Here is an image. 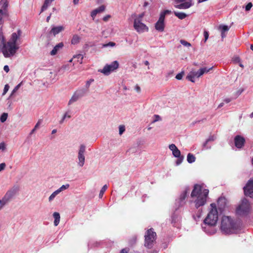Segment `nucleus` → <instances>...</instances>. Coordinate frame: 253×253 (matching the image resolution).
I'll return each instance as SVG.
<instances>
[{
    "instance_id": "22",
    "label": "nucleus",
    "mask_w": 253,
    "mask_h": 253,
    "mask_svg": "<svg viewBox=\"0 0 253 253\" xmlns=\"http://www.w3.org/2000/svg\"><path fill=\"white\" fill-rule=\"evenodd\" d=\"M2 5V6L0 10H3L4 12H8L7 7L8 5V3L7 0H1L0 1V5Z\"/></svg>"
},
{
    "instance_id": "26",
    "label": "nucleus",
    "mask_w": 253,
    "mask_h": 253,
    "mask_svg": "<svg viewBox=\"0 0 253 253\" xmlns=\"http://www.w3.org/2000/svg\"><path fill=\"white\" fill-rule=\"evenodd\" d=\"M174 15L180 19H183L187 17V15L183 12H174Z\"/></svg>"
},
{
    "instance_id": "40",
    "label": "nucleus",
    "mask_w": 253,
    "mask_h": 253,
    "mask_svg": "<svg viewBox=\"0 0 253 253\" xmlns=\"http://www.w3.org/2000/svg\"><path fill=\"white\" fill-rule=\"evenodd\" d=\"M85 147L84 145H81L80 146V148L79 151V154H84L85 152Z\"/></svg>"
},
{
    "instance_id": "62",
    "label": "nucleus",
    "mask_w": 253,
    "mask_h": 253,
    "mask_svg": "<svg viewBox=\"0 0 253 253\" xmlns=\"http://www.w3.org/2000/svg\"><path fill=\"white\" fill-rule=\"evenodd\" d=\"M231 101V99L230 98H226L224 100V101L226 103L230 102Z\"/></svg>"
},
{
    "instance_id": "52",
    "label": "nucleus",
    "mask_w": 253,
    "mask_h": 253,
    "mask_svg": "<svg viewBox=\"0 0 253 253\" xmlns=\"http://www.w3.org/2000/svg\"><path fill=\"white\" fill-rule=\"evenodd\" d=\"M129 249L128 248H126L124 249H123L121 252L120 253H128L129 251Z\"/></svg>"
},
{
    "instance_id": "59",
    "label": "nucleus",
    "mask_w": 253,
    "mask_h": 253,
    "mask_svg": "<svg viewBox=\"0 0 253 253\" xmlns=\"http://www.w3.org/2000/svg\"><path fill=\"white\" fill-rule=\"evenodd\" d=\"M5 148V144L3 142L0 143V149L4 150Z\"/></svg>"
},
{
    "instance_id": "51",
    "label": "nucleus",
    "mask_w": 253,
    "mask_h": 253,
    "mask_svg": "<svg viewBox=\"0 0 253 253\" xmlns=\"http://www.w3.org/2000/svg\"><path fill=\"white\" fill-rule=\"evenodd\" d=\"M200 73V70L197 72H194L191 73L193 76H194V77L199 78L201 76H199V74Z\"/></svg>"
},
{
    "instance_id": "11",
    "label": "nucleus",
    "mask_w": 253,
    "mask_h": 253,
    "mask_svg": "<svg viewBox=\"0 0 253 253\" xmlns=\"http://www.w3.org/2000/svg\"><path fill=\"white\" fill-rule=\"evenodd\" d=\"M165 19L163 16H160L159 20L155 25V29L159 32H163L165 29Z\"/></svg>"
},
{
    "instance_id": "20",
    "label": "nucleus",
    "mask_w": 253,
    "mask_h": 253,
    "mask_svg": "<svg viewBox=\"0 0 253 253\" xmlns=\"http://www.w3.org/2000/svg\"><path fill=\"white\" fill-rule=\"evenodd\" d=\"M219 29L221 30V36L222 38L223 39L226 37L225 33L229 30V28L226 25H220L219 26Z\"/></svg>"
},
{
    "instance_id": "7",
    "label": "nucleus",
    "mask_w": 253,
    "mask_h": 253,
    "mask_svg": "<svg viewBox=\"0 0 253 253\" xmlns=\"http://www.w3.org/2000/svg\"><path fill=\"white\" fill-rule=\"evenodd\" d=\"M119 65L118 62L114 61L109 65H106L102 70H100V72L105 75H108L110 72L116 70L119 67Z\"/></svg>"
},
{
    "instance_id": "42",
    "label": "nucleus",
    "mask_w": 253,
    "mask_h": 253,
    "mask_svg": "<svg viewBox=\"0 0 253 253\" xmlns=\"http://www.w3.org/2000/svg\"><path fill=\"white\" fill-rule=\"evenodd\" d=\"M177 159L176 161V164L177 165H179L182 163V162L184 159V157L182 156H180L179 157H177Z\"/></svg>"
},
{
    "instance_id": "13",
    "label": "nucleus",
    "mask_w": 253,
    "mask_h": 253,
    "mask_svg": "<svg viewBox=\"0 0 253 253\" xmlns=\"http://www.w3.org/2000/svg\"><path fill=\"white\" fill-rule=\"evenodd\" d=\"M85 93V91L84 89H81L79 91L76 92L72 97L71 99L69 101V104L72 103L74 102H75L78 100V99L83 96Z\"/></svg>"
},
{
    "instance_id": "16",
    "label": "nucleus",
    "mask_w": 253,
    "mask_h": 253,
    "mask_svg": "<svg viewBox=\"0 0 253 253\" xmlns=\"http://www.w3.org/2000/svg\"><path fill=\"white\" fill-rule=\"evenodd\" d=\"M64 27L62 26L53 27L52 28L49 33L50 34H52L55 36L56 35L59 34L60 32L64 30Z\"/></svg>"
},
{
    "instance_id": "43",
    "label": "nucleus",
    "mask_w": 253,
    "mask_h": 253,
    "mask_svg": "<svg viewBox=\"0 0 253 253\" xmlns=\"http://www.w3.org/2000/svg\"><path fill=\"white\" fill-rule=\"evenodd\" d=\"M40 125V121H39L37 122V123L36 124V125H35L34 128L31 130V131L30 132V134H32L33 133H34V132L38 128V127Z\"/></svg>"
},
{
    "instance_id": "4",
    "label": "nucleus",
    "mask_w": 253,
    "mask_h": 253,
    "mask_svg": "<svg viewBox=\"0 0 253 253\" xmlns=\"http://www.w3.org/2000/svg\"><path fill=\"white\" fill-rule=\"evenodd\" d=\"M211 210L204 221L210 226H214L218 220V212L215 204H211Z\"/></svg>"
},
{
    "instance_id": "3",
    "label": "nucleus",
    "mask_w": 253,
    "mask_h": 253,
    "mask_svg": "<svg viewBox=\"0 0 253 253\" xmlns=\"http://www.w3.org/2000/svg\"><path fill=\"white\" fill-rule=\"evenodd\" d=\"M220 229L226 234H231L235 232L237 226L229 216H224L222 218Z\"/></svg>"
},
{
    "instance_id": "37",
    "label": "nucleus",
    "mask_w": 253,
    "mask_h": 253,
    "mask_svg": "<svg viewBox=\"0 0 253 253\" xmlns=\"http://www.w3.org/2000/svg\"><path fill=\"white\" fill-rule=\"evenodd\" d=\"M69 187V184H67L66 185H63L61 187H60L58 189H57V190L60 193V192H61L62 191H63L64 190L68 189Z\"/></svg>"
},
{
    "instance_id": "28",
    "label": "nucleus",
    "mask_w": 253,
    "mask_h": 253,
    "mask_svg": "<svg viewBox=\"0 0 253 253\" xmlns=\"http://www.w3.org/2000/svg\"><path fill=\"white\" fill-rule=\"evenodd\" d=\"M78 159L79 161V165L81 167H83L84 164V154L78 155Z\"/></svg>"
},
{
    "instance_id": "56",
    "label": "nucleus",
    "mask_w": 253,
    "mask_h": 253,
    "mask_svg": "<svg viewBox=\"0 0 253 253\" xmlns=\"http://www.w3.org/2000/svg\"><path fill=\"white\" fill-rule=\"evenodd\" d=\"M6 203L3 200V199L0 200V209H1L2 207L5 205Z\"/></svg>"
},
{
    "instance_id": "41",
    "label": "nucleus",
    "mask_w": 253,
    "mask_h": 253,
    "mask_svg": "<svg viewBox=\"0 0 253 253\" xmlns=\"http://www.w3.org/2000/svg\"><path fill=\"white\" fill-rule=\"evenodd\" d=\"M21 84H22V83H20L14 87V88L13 89V90H12V91L11 92V96H12L15 92H16L18 90V89L21 85Z\"/></svg>"
},
{
    "instance_id": "21",
    "label": "nucleus",
    "mask_w": 253,
    "mask_h": 253,
    "mask_svg": "<svg viewBox=\"0 0 253 253\" xmlns=\"http://www.w3.org/2000/svg\"><path fill=\"white\" fill-rule=\"evenodd\" d=\"M8 12H4L3 10H0V25L3 24L4 19L8 16Z\"/></svg>"
},
{
    "instance_id": "6",
    "label": "nucleus",
    "mask_w": 253,
    "mask_h": 253,
    "mask_svg": "<svg viewBox=\"0 0 253 253\" xmlns=\"http://www.w3.org/2000/svg\"><path fill=\"white\" fill-rule=\"evenodd\" d=\"M250 210V204L249 201L246 199H243L236 210V212L238 214L243 215L247 214Z\"/></svg>"
},
{
    "instance_id": "44",
    "label": "nucleus",
    "mask_w": 253,
    "mask_h": 253,
    "mask_svg": "<svg viewBox=\"0 0 253 253\" xmlns=\"http://www.w3.org/2000/svg\"><path fill=\"white\" fill-rule=\"evenodd\" d=\"M194 78V76H193L192 74L188 75L186 77V78L189 81L192 82V83L195 82Z\"/></svg>"
},
{
    "instance_id": "15",
    "label": "nucleus",
    "mask_w": 253,
    "mask_h": 253,
    "mask_svg": "<svg viewBox=\"0 0 253 253\" xmlns=\"http://www.w3.org/2000/svg\"><path fill=\"white\" fill-rule=\"evenodd\" d=\"M226 199L224 197H219L217 200V206L220 210H223L226 206Z\"/></svg>"
},
{
    "instance_id": "53",
    "label": "nucleus",
    "mask_w": 253,
    "mask_h": 253,
    "mask_svg": "<svg viewBox=\"0 0 253 253\" xmlns=\"http://www.w3.org/2000/svg\"><path fill=\"white\" fill-rule=\"evenodd\" d=\"M155 120L152 122L153 123H155L161 120L160 117L158 115H154Z\"/></svg>"
},
{
    "instance_id": "47",
    "label": "nucleus",
    "mask_w": 253,
    "mask_h": 253,
    "mask_svg": "<svg viewBox=\"0 0 253 253\" xmlns=\"http://www.w3.org/2000/svg\"><path fill=\"white\" fill-rule=\"evenodd\" d=\"M253 6V4L252 2H249L247 5L246 6V10L249 11L251 9L252 7Z\"/></svg>"
},
{
    "instance_id": "60",
    "label": "nucleus",
    "mask_w": 253,
    "mask_h": 253,
    "mask_svg": "<svg viewBox=\"0 0 253 253\" xmlns=\"http://www.w3.org/2000/svg\"><path fill=\"white\" fill-rule=\"evenodd\" d=\"M3 70L6 72L8 73L9 71V67L7 65H5L3 67Z\"/></svg>"
},
{
    "instance_id": "39",
    "label": "nucleus",
    "mask_w": 253,
    "mask_h": 253,
    "mask_svg": "<svg viewBox=\"0 0 253 253\" xmlns=\"http://www.w3.org/2000/svg\"><path fill=\"white\" fill-rule=\"evenodd\" d=\"M180 42L184 46H188V47L191 46V44L190 43L187 42V41H186L185 40H180Z\"/></svg>"
},
{
    "instance_id": "45",
    "label": "nucleus",
    "mask_w": 253,
    "mask_h": 253,
    "mask_svg": "<svg viewBox=\"0 0 253 253\" xmlns=\"http://www.w3.org/2000/svg\"><path fill=\"white\" fill-rule=\"evenodd\" d=\"M183 75H184V72H181V73H178L177 75H176V76L175 77V78L177 80H180L182 79Z\"/></svg>"
},
{
    "instance_id": "49",
    "label": "nucleus",
    "mask_w": 253,
    "mask_h": 253,
    "mask_svg": "<svg viewBox=\"0 0 253 253\" xmlns=\"http://www.w3.org/2000/svg\"><path fill=\"white\" fill-rule=\"evenodd\" d=\"M94 81V80L93 79H90L89 80V81H87L86 82V84H85V86L87 88H88L90 85V84L91 83H92V82Z\"/></svg>"
},
{
    "instance_id": "17",
    "label": "nucleus",
    "mask_w": 253,
    "mask_h": 253,
    "mask_svg": "<svg viewBox=\"0 0 253 253\" xmlns=\"http://www.w3.org/2000/svg\"><path fill=\"white\" fill-rule=\"evenodd\" d=\"M64 44L62 42H61L56 45L53 49L51 51L50 54L51 55H55L57 54L58 51L63 48Z\"/></svg>"
},
{
    "instance_id": "25",
    "label": "nucleus",
    "mask_w": 253,
    "mask_h": 253,
    "mask_svg": "<svg viewBox=\"0 0 253 253\" xmlns=\"http://www.w3.org/2000/svg\"><path fill=\"white\" fill-rule=\"evenodd\" d=\"M137 241V236L136 235H133L128 240L129 245L130 246H133L134 245Z\"/></svg>"
},
{
    "instance_id": "31",
    "label": "nucleus",
    "mask_w": 253,
    "mask_h": 253,
    "mask_svg": "<svg viewBox=\"0 0 253 253\" xmlns=\"http://www.w3.org/2000/svg\"><path fill=\"white\" fill-rule=\"evenodd\" d=\"M73 58L77 59V62H79L80 64H82L83 62V56L82 54H79L74 55L73 56Z\"/></svg>"
},
{
    "instance_id": "55",
    "label": "nucleus",
    "mask_w": 253,
    "mask_h": 253,
    "mask_svg": "<svg viewBox=\"0 0 253 253\" xmlns=\"http://www.w3.org/2000/svg\"><path fill=\"white\" fill-rule=\"evenodd\" d=\"M144 16V13H142L139 14L138 15V17L137 18L135 19L134 20H139V21H141L142 19Z\"/></svg>"
},
{
    "instance_id": "5",
    "label": "nucleus",
    "mask_w": 253,
    "mask_h": 253,
    "mask_svg": "<svg viewBox=\"0 0 253 253\" xmlns=\"http://www.w3.org/2000/svg\"><path fill=\"white\" fill-rule=\"evenodd\" d=\"M157 234L153 228L148 229L145 235L144 246L148 249H151L154 246L156 239Z\"/></svg>"
},
{
    "instance_id": "14",
    "label": "nucleus",
    "mask_w": 253,
    "mask_h": 253,
    "mask_svg": "<svg viewBox=\"0 0 253 253\" xmlns=\"http://www.w3.org/2000/svg\"><path fill=\"white\" fill-rule=\"evenodd\" d=\"M169 149L172 151V154L175 157H179L181 156V152L180 150L177 148L174 144H171L169 145Z\"/></svg>"
},
{
    "instance_id": "33",
    "label": "nucleus",
    "mask_w": 253,
    "mask_h": 253,
    "mask_svg": "<svg viewBox=\"0 0 253 253\" xmlns=\"http://www.w3.org/2000/svg\"><path fill=\"white\" fill-rule=\"evenodd\" d=\"M107 188V185H104L102 187V188H101V190L100 191V193H99V197L100 198H101L103 196V195L105 191L106 190Z\"/></svg>"
},
{
    "instance_id": "24",
    "label": "nucleus",
    "mask_w": 253,
    "mask_h": 253,
    "mask_svg": "<svg viewBox=\"0 0 253 253\" xmlns=\"http://www.w3.org/2000/svg\"><path fill=\"white\" fill-rule=\"evenodd\" d=\"M53 1V0H45L43 5L41 8V13L46 10L48 5Z\"/></svg>"
},
{
    "instance_id": "34",
    "label": "nucleus",
    "mask_w": 253,
    "mask_h": 253,
    "mask_svg": "<svg viewBox=\"0 0 253 253\" xmlns=\"http://www.w3.org/2000/svg\"><path fill=\"white\" fill-rule=\"evenodd\" d=\"M59 193V191L57 190L55 191H54L53 193L51 194V195L49 197V201H52L55 196Z\"/></svg>"
},
{
    "instance_id": "9",
    "label": "nucleus",
    "mask_w": 253,
    "mask_h": 253,
    "mask_svg": "<svg viewBox=\"0 0 253 253\" xmlns=\"http://www.w3.org/2000/svg\"><path fill=\"white\" fill-rule=\"evenodd\" d=\"M133 26L135 30L138 33H142L145 31H148V28L146 25L142 23L141 21H139L138 20H134Z\"/></svg>"
},
{
    "instance_id": "30",
    "label": "nucleus",
    "mask_w": 253,
    "mask_h": 253,
    "mask_svg": "<svg viewBox=\"0 0 253 253\" xmlns=\"http://www.w3.org/2000/svg\"><path fill=\"white\" fill-rule=\"evenodd\" d=\"M187 160L189 163H192L195 161L196 158L193 154L189 153L187 155Z\"/></svg>"
},
{
    "instance_id": "8",
    "label": "nucleus",
    "mask_w": 253,
    "mask_h": 253,
    "mask_svg": "<svg viewBox=\"0 0 253 253\" xmlns=\"http://www.w3.org/2000/svg\"><path fill=\"white\" fill-rule=\"evenodd\" d=\"M19 191V187L18 186H14L10 189L8 190L4 197L2 198L3 200L7 203Z\"/></svg>"
},
{
    "instance_id": "64",
    "label": "nucleus",
    "mask_w": 253,
    "mask_h": 253,
    "mask_svg": "<svg viewBox=\"0 0 253 253\" xmlns=\"http://www.w3.org/2000/svg\"><path fill=\"white\" fill-rule=\"evenodd\" d=\"M79 0H73V3L74 4H77L79 3Z\"/></svg>"
},
{
    "instance_id": "12",
    "label": "nucleus",
    "mask_w": 253,
    "mask_h": 253,
    "mask_svg": "<svg viewBox=\"0 0 253 253\" xmlns=\"http://www.w3.org/2000/svg\"><path fill=\"white\" fill-rule=\"evenodd\" d=\"M235 146L238 148H242L245 143V138L241 135H237L234 138Z\"/></svg>"
},
{
    "instance_id": "46",
    "label": "nucleus",
    "mask_w": 253,
    "mask_h": 253,
    "mask_svg": "<svg viewBox=\"0 0 253 253\" xmlns=\"http://www.w3.org/2000/svg\"><path fill=\"white\" fill-rule=\"evenodd\" d=\"M125 131V127L124 126H119V134L120 135Z\"/></svg>"
},
{
    "instance_id": "1",
    "label": "nucleus",
    "mask_w": 253,
    "mask_h": 253,
    "mask_svg": "<svg viewBox=\"0 0 253 253\" xmlns=\"http://www.w3.org/2000/svg\"><path fill=\"white\" fill-rule=\"evenodd\" d=\"M209 193V190L207 189H203L202 185L198 184L194 185L191 197L192 198H196L194 202L197 209L206 204Z\"/></svg>"
},
{
    "instance_id": "23",
    "label": "nucleus",
    "mask_w": 253,
    "mask_h": 253,
    "mask_svg": "<svg viewBox=\"0 0 253 253\" xmlns=\"http://www.w3.org/2000/svg\"><path fill=\"white\" fill-rule=\"evenodd\" d=\"M53 216L54 218V225L55 226H56L58 225L59 221H60V214L58 212H55L53 213Z\"/></svg>"
},
{
    "instance_id": "32",
    "label": "nucleus",
    "mask_w": 253,
    "mask_h": 253,
    "mask_svg": "<svg viewBox=\"0 0 253 253\" xmlns=\"http://www.w3.org/2000/svg\"><path fill=\"white\" fill-rule=\"evenodd\" d=\"M7 117H8L7 113H3L0 117V122L1 123H4L6 120Z\"/></svg>"
},
{
    "instance_id": "38",
    "label": "nucleus",
    "mask_w": 253,
    "mask_h": 253,
    "mask_svg": "<svg viewBox=\"0 0 253 253\" xmlns=\"http://www.w3.org/2000/svg\"><path fill=\"white\" fill-rule=\"evenodd\" d=\"M105 6L104 5H102L95 9V10H97L98 13L103 12L105 10Z\"/></svg>"
},
{
    "instance_id": "10",
    "label": "nucleus",
    "mask_w": 253,
    "mask_h": 253,
    "mask_svg": "<svg viewBox=\"0 0 253 253\" xmlns=\"http://www.w3.org/2000/svg\"><path fill=\"white\" fill-rule=\"evenodd\" d=\"M244 191L246 196L253 198V179L249 180L244 187Z\"/></svg>"
},
{
    "instance_id": "54",
    "label": "nucleus",
    "mask_w": 253,
    "mask_h": 253,
    "mask_svg": "<svg viewBox=\"0 0 253 253\" xmlns=\"http://www.w3.org/2000/svg\"><path fill=\"white\" fill-rule=\"evenodd\" d=\"M9 86L8 84L5 85L4 89H3V94H5L7 92V91L9 89Z\"/></svg>"
},
{
    "instance_id": "35",
    "label": "nucleus",
    "mask_w": 253,
    "mask_h": 253,
    "mask_svg": "<svg viewBox=\"0 0 253 253\" xmlns=\"http://www.w3.org/2000/svg\"><path fill=\"white\" fill-rule=\"evenodd\" d=\"M215 139V137L214 135H212L210 136V137L206 141V142L204 144V146L205 147L208 142L209 141H213Z\"/></svg>"
},
{
    "instance_id": "61",
    "label": "nucleus",
    "mask_w": 253,
    "mask_h": 253,
    "mask_svg": "<svg viewBox=\"0 0 253 253\" xmlns=\"http://www.w3.org/2000/svg\"><path fill=\"white\" fill-rule=\"evenodd\" d=\"M110 17H111L110 15H106V16L104 17L103 19L104 21H107L110 18Z\"/></svg>"
},
{
    "instance_id": "18",
    "label": "nucleus",
    "mask_w": 253,
    "mask_h": 253,
    "mask_svg": "<svg viewBox=\"0 0 253 253\" xmlns=\"http://www.w3.org/2000/svg\"><path fill=\"white\" fill-rule=\"evenodd\" d=\"M189 193V188L187 187L182 192L181 194L179 200L180 202V204H181L183 203V201L185 199L186 197L187 196L188 193Z\"/></svg>"
},
{
    "instance_id": "63",
    "label": "nucleus",
    "mask_w": 253,
    "mask_h": 253,
    "mask_svg": "<svg viewBox=\"0 0 253 253\" xmlns=\"http://www.w3.org/2000/svg\"><path fill=\"white\" fill-rule=\"evenodd\" d=\"M177 3L183 2L185 0H174Z\"/></svg>"
},
{
    "instance_id": "48",
    "label": "nucleus",
    "mask_w": 253,
    "mask_h": 253,
    "mask_svg": "<svg viewBox=\"0 0 253 253\" xmlns=\"http://www.w3.org/2000/svg\"><path fill=\"white\" fill-rule=\"evenodd\" d=\"M204 36L205 38V42L207 41V40L209 38V33L208 31H205L204 32Z\"/></svg>"
},
{
    "instance_id": "36",
    "label": "nucleus",
    "mask_w": 253,
    "mask_h": 253,
    "mask_svg": "<svg viewBox=\"0 0 253 253\" xmlns=\"http://www.w3.org/2000/svg\"><path fill=\"white\" fill-rule=\"evenodd\" d=\"M170 13H171L170 10H165L161 13L160 16H163V18L165 19L166 15L170 14Z\"/></svg>"
},
{
    "instance_id": "57",
    "label": "nucleus",
    "mask_w": 253,
    "mask_h": 253,
    "mask_svg": "<svg viewBox=\"0 0 253 253\" xmlns=\"http://www.w3.org/2000/svg\"><path fill=\"white\" fill-rule=\"evenodd\" d=\"M5 163H1L0 164V171L3 170L5 169Z\"/></svg>"
},
{
    "instance_id": "2",
    "label": "nucleus",
    "mask_w": 253,
    "mask_h": 253,
    "mask_svg": "<svg viewBox=\"0 0 253 253\" xmlns=\"http://www.w3.org/2000/svg\"><path fill=\"white\" fill-rule=\"evenodd\" d=\"M22 32L20 30L17 31V33H13L8 42L3 44L2 52L5 57H10L13 56L18 49L19 46L16 42L18 38L21 36Z\"/></svg>"
},
{
    "instance_id": "27",
    "label": "nucleus",
    "mask_w": 253,
    "mask_h": 253,
    "mask_svg": "<svg viewBox=\"0 0 253 253\" xmlns=\"http://www.w3.org/2000/svg\"><path fill=\"white\" fill-rule=\"evenodd\" d=\"M80 38L77 35H75L73 36L72 39L71 40V43L73 44H76L80 42Z\"/></svg>"
},
{
    "instance_id": "19",
    "label": "nucleus",
    "mask_w": 253,
    "mask_h": 253,
    "mask_svg": "<svg viewBox=\"0 0 253 253\" xmlns=\"http://www.w3.org/2000/svg\"><path fill=\"white\" fill-rule=\"evenodd\" d=\"M192 5L191 1L183 2L180 4L175 5V7L178 9H187L190 7Z\"/></svg>"
},
{
    "instance_id": "58",
    "label": "nucleus",
    "mask_w": 253,
    "mask_h": 253,
    "mask_svg": "<svg viewBox=\"0 0 253 253\" xmlns=\"http://www.w3.org/2000/svg\"><path fill=\"white\" fill-rule=\"evenodd\" d=\"M135 89L137 92H140L141 91L140 87L139 86L138 84H136L135 86Z\"/></svg>"
},
{
    "instance_id": "29",
    "label": "nucleus",
    "mask_w": 253,
    "mask_h": 253,
    "mask_svg": "<svg viewBox=\"0 0 253 253\" xmlns=\"http://www.w3.org/2000/svg\"><path fill=\"white\" fill-rule=\"evenodd\" d=\"M212 67L210 68H207V67H204L203 68H201L200 69V73L199 76H202L204 74L208 73L210 70H212Z\"/></svg>"
},
{
    "instance_id": "50",
    "label": "nucleus",
    "mask_w": 253,
    "mask_h": 253,
    "mask_svg": "<svg viewBox=\"0 0 253 253\" xmlns=\"http://www.w3.org/2000/svg\"><path fill=\"white\" fill-rule=\"evenodd\" d=\"M97 13H97V10H95V9H94L93 10H92V11H91V16L93 18H94L95 17V16L96 15V14H97Z\"/></svg>"
}]
</instances>
